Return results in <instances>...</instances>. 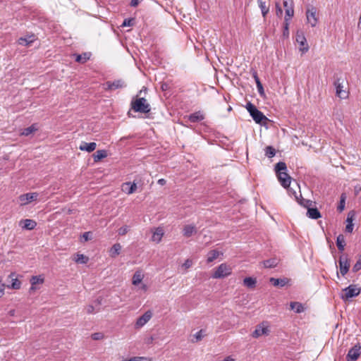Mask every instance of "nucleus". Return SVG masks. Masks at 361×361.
I'll return each mask as SVG.
<instances>
[{
  "mask_svg": "<svg viewBox=\"0 0 361 361\" xmlns=\"http://www.w3.org/2000/svg\"><path fill=\"white\" fill-rule=\"evenodd\" d=\"M269 281L273 284V286H280V287L285 286L289 282V279H288L286 278H283V279L270 278Z\"/></svg>",
  "mask_w": 361,
  "mask_h": 361,
  "instance_id": "26",
  "label": "nucleus"
},
{
  "mask_svg": "<svg viewBox=\"0 0 361 361\" xmlns=\"http://www.w3.org/2000/svg\"><path fill=\"white\" fill-rule=\"evenodd\" d=\"M276 14L277 16L281 17L283 14V10L280 6V4L279 2L276 3Z\"/></svg>",
  "mask_w": 361,
  "mask_h": 361,
  "instance_id": "47",
  "label": "nucleus"
},
{
  "mask_svg": "<svg viewBox=\"0 0 361 361\" xmlns=\"http://www.w3.org/2000/svg\"><path fill=\"white\" fill-rule=\"evenodd\" d=\"M137 189V185L135 183H131L130 182H127L123 184L122 190L126 193L130 195L133 194L135 192Z\"/></svg>",
  "mask_w": 361,
  "mask_h": 361,
  "instance_id": "23",
  "label": "nucleus"
},
{
  "mask_svg": "<svg viewBox=\"0 0 361 361\" xmlns=\"http://www.w3.org/2000/svg\"><path fill=\"white\" fill-rule=\"evenodd\" d=\"M204 334H203V330L201 329L199 331H197L195 335H194V337L195 338V342H197V341H200L202 339V338L204 337Z\"/></svg>",
  "mask_w": 361,
  "mask_h": 361,
  "instance_id": "45",
  "label": "nucleus"
},
{
  "mask_svg": "<svg viewBox=\"0 0 361 361\" xmlns=\"http://www.w3.org/2000/svg\"><path fill=\"white\" fill-rule=\"evenodd\" d=\"M223 361H235V360L231 357L228 356L226 357Z\"/></svg>",
  "mask_w": 361,
  "mask_h": 361,
  "instance_id": "61",
  "label": "nucleus"
},
{
  "mask_svg": "<svg viewBox=\"0 0 361 361\" xmlns=\"http://www.w3.org/2000/svg\"><path fill=\"white\" fill-rule=\"evenodd\" d=\"M257 88L259 94L260 95H263L264 92V88H263V86H262V84L261 83V82H257Z\"/></svg>",
  "mask_w": 361,
  "mask_h": 361,
  "instance_id": "50",
  "label": "nucleus"
},
{
  "mask_svg": "<svg viewBox=\"0 0 361 361\" xmlns=\"http://www.w3.org/2000/svg\"><path fill=\"white\" fill-rule=\"evenodd\" d=\"M123 361H147V358L144 357H134L129 360H123Z\"/></svg>",
  "mask_w": 361,
  "mask_h": 361,
  "instance_id": "49",
  "label": "nucleus"
},
{
  "mask_svg": "<svg viewBox=\"0 0 361 361\" xmlns=\"http://www.w3.org/2000/svg\"><path fill=\"white\" fill-rule=\"evenodd\" d=\"M128 231H129L128 226H122L118 231V235H124L128 232Z\"/></svg>",
  "mask_w": 361,
  "mask_h": 361,
  "instance_id": "46",
  "label": "nucleus"
},
{
  "mask_svg": "<svg viewBox=\"0 0 361 361\" xmlns=\"http://www.w3.org/2000/svg\"><path fill=\"white\" fill-rule=\"evenodd\" d=\"M343 293L341 298L344 301H348L350 298L357 296L360 293V288L355 285H350L342 290Z\"/></svg>",
  "mask_w": 361,
  "mask_h": 361,
  "instance_id": "4",
  "label": "nucleus"
},
{
  "mask_svg": "<svg viewBox=\"0 0 361 361\" xmlns=\"http://www.w3.org/2000/svg\"><path fill=\"white\" fill-rule=\"evenodd\" d=\"M97 303H98V305H100V303H101L100 300H97Z\"/></svg>",
  "mask_w": 361,
  "mask_h": 361,
  "instance_id": "64",
  "label": "nucleus"
},
{
  "mask_svg": "<svg viewBox=\"0 0 361 361\" xmlns=\"http://www.w3.org/2000/svg\"><path fill=\"white\" fill-rule=\"evenodd\" d=\"M39 130V125L33 123L30 127L24 128V136H28Z\"/></svg>",
  "mask_w": 361,
  "mask_h": 361,
  "instance_id": "34",
  "label": "nucleus"
},
{
  "mask_svg": "<svg viewBox=\"0 0 361 361\" xmlns=\"http://www.w3.org/2000/svg\"><path fill=\"white\" fill-rule=\"evenodd\" d=\"M89 53H83L82 54H78L75 57V61L80 63H85L90 59Z\"/></svg>",
  "mask_w": 361,
  "mask_h": 361,
  "instance_id": "40",
  "label": "nucleus"
},
{
  "mask_svg": "<svg viewBox=\"0 0 361 361\" xmlns=\"http://www.w3.org/2000/svg\"><path fill=\"white\" fill-rule=\"evenodd\" d=\"M285 188L287 190V192L289 194V195H290V196L293 195L295 197V199L296 200V201L300 205H302L305 207H307L309 205L312 204V202L310 200L303 199L301 194H300V195L298 196L295 190H294L292 188H290V185Z\"/></svg>",
  "mask_w": 361,
  "mask_h": 361,
  "instance_id": "10",
  "label": "nucleus"
},
{
  "mask_svg": "<svg viewBox=\"0 0 361 361\" xmlns=\"http://www.w3.org/2000/svg\"><path fill=\"white\" fill-rule=\"evenodd\" d=\"M254 78H255V80L256 84L257 85V82H260V80H259V78H258V76H257V73H254Z\"/></svg>",
  "mask_w": 361,
  "mask_h": 361,
  "instance_id": "59",
  "label": "nucleus"
},
{
  "mask_svg": "<svg viewBox=\"0 0 361 361\" xmlns=\"http://www.w3.org/2000/svg\"><path fill=\"white\" fill-rule=\"evenodd\" d=\"M21 41H23V37H20V38L18 39V42H19V43H20V44H21V43H22V42H21Z\"/></svg>",
  "mask_w": 361,
  "mask_h": 361,
  "instance_id": "62",
  "label": "nucleus"
},
{
  "mask_svg": "<svg viewBox=\"0 0 361 361\" xmlns=\"http://www.w3.org/2000/svg\"><path fill=\"white\" fill-rule=\"evenodd\" d=\"M4 285L0 283V297L4 295Z\"/></svg>",
  "mask_w": 361,
  "mask_h": 361,
  "instance_id": "60",
  "label": "nucleus"
},
{
  "mask_svg": "<svg viewBox=\"0 0 361 361\" xmlns=\"http://www.w3.org/2000/svg\"><path fill=\"white\" fill-rule=\"evenodd\" d=\"M361 269V259H359L353 267V271L357 272Z\"/></svg>",
  "mask_w": 361,
  "mask_h": 361,
  "instance_id": "48",
  "label": "nucleus"
},
{
  "mask_svg": "<svg viewBox=\"0 0 361 361\" xmlns=\"http://www.w3.org/2000/svg\"><path fill=\"white\" fill-rule=\"evenodd\" d=\"M121 246L119 243L114 244L110 250V256L111 257H116L120 254Z\"/></svg>",
  "mask_w": 361,
  "mask_h": 361,
  "instance_id": "36",
  "label": "nucleus"
},
{
  "mask_svg": "<svg viewBox=\"0 0 361 361\" xmlns=\"http://www.w3.org/2000/svg\"><path fill=\"white\" fill-rule=\"evenodd\" d=\"M291 18H284V25H283V36L288 37L289 35L288 27H289V21Z\"/></svg>",
  "mask_w": 361,
  "mask_h": 361,
  "instance_id": "43",
  "label": "nucleus"
},
{
  "mask_svg": "<svg viewBox=\"0 0 361 361\" xmlns=\"http://www.w3.org/2000/svg\"><path fill=\"white\" fill-rule=\"evenodd\" d=\"M287 169L286 164L283 161H279L275 165V172L279 181L283 188L290 185L291 177L286 172Z\"/></svg>",
  "mask_w": 361,
  "mask_h": 361,
  "instance_id": "1",
  "label": "nucleus"
},
{
  "mask_svg": "<svg viewBox=\"0 0 361 361\" xmlns=\"http://www.w3.org/2000/svg\"><path fill=\"white\" fill-rule=\"evenodd\" d=\"M309 205L307 208V216L312 219H318L321 217V214L317 208H310Z\"/></svg>",
  "mask_w": 361,
  "mask_h": 361,
  "instance_id": "27",
  "label": "nucleus"
},
{
  "mask_svg": "<svg viewBox=\"0 0 361 361\" xmlns=\"http://www.w3.org/2000/svg\"><path fill=\"white\" fill-rule=\"evenodd\" d=\"M39 197L37 192H29L24 194V205L36 201Z\"/></svg>",
  "mask_w": 361,
  "mask_h": 361,
  "instance_id": "25",
  "label": "nucleus"
},
{
  "mask_svg": "<svg viewBox=\"0 0 361 361\" xmlns=\"http://www.w3.org/2000/svg\"><path fill=\"white\" fill-rule=\"evenodd\" d=\"M140 1V0H131L130 5L132 7H136L139 4Z\"/></svg>",
  "mask_w": 361,
  "mask_h": 361,
  "instance_id": "55",
  "label": "nucleus"
},
{
  "mask_svg": "<svg viewBox=\"0 0 361 361\" xmlns=\"http://www.w3.org/2000/svg\"><path fill=\"white\" fill-rule=\"evenodd\" d=\"M354 191L355 195H358L359 192L361 191V186L359 185H355L354 188Z\"/></svg>",
  "mask_w": 361,
  "mask_h": 361,
  "instance_id": "57",
  "label": "nucleus"
},
{
  "mask_svg": "<svg viewBox=\"0 0 361 361\" xmlns=\"http://www.w3.org/2000/svg\"><path fill=\"white\" fill-rule=\"evenodd\" d=\"M164 234V229L161 227L156 228L153 232L152 240L157 243H159L161 240Z\"/></svg>",
  "mask_w": 361,
  "mask_h": 361,
  "instance_id": "21",
  "label": "nucleus"
},
{
  "mask_svg": "<svg viewBox=\"0 0 361 361\" xmlns=\"http://www.w3.org/2000/svg\"><path fill=\"white\" fill-rule=\"evenodd\" d=\"M290 307V309L296 313H301L305 310L303 305L299 302H291Z\"/></svg>",
  "mask_w": 361,
  "mask_h": 361,
  "instance_id": "30",
  "label": "nucleus"
},
{
  "mask_svg": "<svg viewBox=\"0 0 361 361\" xmlns=\"http://www.w3.org/2000/svg\"><path fill=\"white\" fill-rule=\"evenodd\" d=\"M152 314L150 311H147L144 314L140 317L135 323L136 328H140L147 324L152 318Z\"/></svg>",
  "mask_w": 361,
  "mask_h": 361,
  "instance_id": "17",
  "label": "nucleus"
},
{
  "mask_svg": "<svg viewBox=\"0 0 361 361\" xmlns=\"http://www.w3.org/2000/svg\"><path fill=\"white\" fill-rule=\"evenodd\" d=\"M219 252L216 250H212L209 251L207 254V262L208 263L212 262L214 260H215L219 256Z\"/></svg>",
  "mask_w": 361,
  "mask_h": 361,
  "instance_id": "38",
  "label": "nucleus"
},
{
  "mask_svg": "<svg viewBox=\"0 0 361 361\" xmlns=\"http://www.w3.org/2000/svg\"><path fill=\"white\" fill-rule=\"evenodd\" d=\"M131 109L135 112L143 114L149 113L151 110L150 105L147 102V100L143 98H137L131 102Z\"/></svg>",
  "mask_w": 361,
  "mask_h": 361,
  "instance_id": "3",
  "label": "nucleus"
},
{
  "mask_svg": "<svg viewBox=\"0 0 361 361\" xmlns=\"http://www.w3.org/2000/svg\"><path fill=\"white\" fill-rule=\"evenodd\" d=\"M39 46L40 42L35 35H24V47H32L33 49H37Z\"/></svg>",
  "mask_w": 361,
  "mask_h": 361,
  "instance_id": "8",
  "label": "nucleus"
},
{
  "mask_svg": "<svg viewBox=\"0 0 361 361\" xmlns=\"http://www.w3.org/2000/svg\"><path fill=\"white\" fill-rule=\"evenodd\" d=\"M144 275L142 273L141 271H136L135 274H133V279H132V283L134 286H137L140 283H141L142 281L143 280Z\"/></svg>",
  "mask_w": 361,
  "mask_h": 361,
  "instance_id": "28",
  "label": "nucleus"
},
{
  "mask_svg": "<svg viewBox=\"0 0 361 361\" xmlns=\"http://www.w3.org/2000/svg\"><path fill=\"white\" fill-rule=\"evenodd\" d=\"M296 42L300 45V51L305 53L308 51L309 47L306 38L302 31H298L296 34Z\"/></svg>",
  "mask_w": 361,
  "mask_h": 361,
  "instance_id": "12",
  "label": "nucleus"
},
{
  "mask_svg": "<svg viewBox=\"0 0 361 361\" xmlns=\"http://www.w3.org/2000/svg\"><path fill=\"white\" fill-rule=\"evenodd\" d=\"M257 280L252 277H246L243 280V284L245 286L249 288H254L256 286Z\"/></svg>",
  "mask_w": 361,
  "mask_h": 361,
  "instance_id": "32",
  "label": "nucleus"
},
{
  "mask_svg": "<svg viewBox=\"0 0 361 361\" xmlns=\"http://www.w3.org/2000/svg\"><path fill=\"white\" fill-rule=\"evenodd\" d=\"M75 261L78 264H86L88 261V257L82 254H77L75 257Z\"/></svg>",
  "mask_w": 361,
  "mask_h": 361,
  "instance_id": "41",
  "label": "nucleus"
},
{
  "mask_svg": "<svg viewBox=\"0 0 361 361\" xmlns=\"http://www.w3.org/2000/svg\"><path fill=\"white\" fill-rule=\"evenodd\" d=\"M355 217V212L353 210H351L348 212L347 216V225L345 226V231L348 233H352L353 230V221Z\"/></svg>",
  "mask_w": 361,
  "mask_h": 361,
  "instance_id": "19",
  "label": "nucleus"
},
{
  "mask_svg": "<svg viewBox=\"0 0 361 361\" xmlns=\"http://www.w3.org/2000/svg\"><path fill=\"white\" fill-rule=\"evenodd\" d=\"M205 118L204 114L201 111H195L190 115H187L184 117V119L191 122V123H197L203 121Z\"/></svg>",
  "mask_w": 361,
  "mask_h": 361,
  "instance_id": "13",
  "label": "nucleus"
},
{
  "mask_svg": "<svg viewBox=\"0 0 361 361\" xmlns=\"http://www.w3.org/2000/svg\"><path fill=\"white\" fill-rule=\"evenodd\" d=\"M134 18H126L123 20L122 23L123 27H127V26H133L134 25Z\"/></svg>",
  "mask_w": 361,
  "mask_h": 361,
  "instance_id": "44",
  "label": "nucleus"
},
{
  "mask_svg": "<svg viewBox=\"0 0 361 361\" xmlns=\"http://www.w3.org/2000/svg\"><path fill=\"white\" fill-rule=\"evenodd\" d=\"M338 262H339L340 272L342 276H345L349 270L350 262H349L347 257H345L343 255L340 257Z\"/></svg>",
  "mask_w": 361,
  "mask_h": 361,
  "instance_id": "15",
  "label": "nucleus"
},
{
  "mask_svg": "<svg viewBox=\"0 0 361 361\" xmlns=\"http://www.w3.org/2000/svg\"><path fill=\"white\" fill-rule=\"evenodd\" d=\"M105 91H114L118 89H123L126 87V83L122 79L115 80L114 81H106L104 85Z\"/></svg>",
  "mask_w": 361,
  "mask_h": 361,
  "instance_id": "6",
  "label": "nucleus"
},
{
  "mask_svg": "<svg viewBox=\"0 0 361 361\" xmlns=\"http://www.w3.org/2000/svg\"><path fill=\"white\" fill-rule=\"evenodd\" d=\"M37 226V222L32 219H24V229L32 230Z\"/></svg>",
  "mask_w": 361,
  "mask_h": 361,
  "instance_id": "37",
  "label": "nucleus"
},
{
  "mask_svg": "<svg viewBox=\"0 0 361 361\" xmlns=\"http://www.w3.org/2000/svg\"><path fill=\"white\" fill-rule=\"evenodd\" d=\"M361 354V345L360 344L354 345L350 348L346 355L347 361H356Z\"/></svg>",
  "mask_w": 361,
  "mask_h": 361,
  "instance_id": "11",
  "label": "nucleus"
},
{
  "mask_svg": "<svg viewBox=\"0 0 361 361\" xmlns=\"http://www.w3.org/2000/svg\"><path fill=\"white\" fill-rule=\"evenodd\" d=\"M137 290H140L141 292L145 293L147 290V286L146 284H141L140 287H138Z\"/></svg>",
  "mask_w": 361,
  "mask_h": 361,
  "instance_id": "53",
  "label": "nucleus"
},
{
  "mask_svg": "<svg viewBox=\"0 0 361 361\" xmlns=\"http://www.w3.org/2000/svg\"><path fill=\"white\" fill-rule=\"evenodd\" d=\"M269 330L267 326H264L263 324L257 326L255 330L252 332V336L253 338H259L262 335H268Z\"/></svg>",
  "mask_w": 361,
  "mask_h": 361,
  "instance_id": "18",
  "label": "nucleus"
},
{
  "mask_svg": "<svg viewBox=\"0 0 361 361\" xmlns=\"http://www.w3.org/2000/svg\"><path fill=\"white\" fill-rule=\"evenodd\" d=\"M257 3L263 17L265 18L269 11V6H267L266 1L264 0H257Z\"/></svg>",
  "mask_w": 361,
  "mask_h": 361,
  "instance_id": "31",
  "label": "nucleus"
},
{
  "mask_svg": "<svg viewBox=\"0 0 361 361\" xmlns=\"http://www.w3.org/2000/svg\"><path fill=\"white\" fill-rule=\"evenodd\" d=\"M246 109L256 123L262 124L263 121L266 122L268 121L267 116L251 102H248L246 104Z\"/></svg>",
  "mask_w": 361,
  "mask_h": 361,
  "instance_id": "2",
  "label": "nucleus"
},
{
  "mask_svg": "<svg viewBox=\"0 0 361 361\" xmlns=\"http://www.w3.org/2000/svg\"><path fill=\"white\" fill-rule=\"evenodd\" d=\"M279 260L276 258L269 259L263 262L265 268H274L277 266Z\"/></svg>",
  "mask_w": 361,
  "mask_h": 361,
  "instance_id": "35",
  "label": "nucleus"
},
{
  "mask_svg": "<svg viewBox=\"0 0 361 361\" xmlns=\"http://www.w3.org/2000/svg\"><path fill=\"white\" fill-rule=\"evenodd\" d=\"M21 281L18 279L15 273H11L8 277L7 286L13 289H19L20 288Z\"/></svg>",
  "mask_w": 361,
  "mask_h": 361,
  "instance_id": "16",
  "label": "nucleus"
},
{
  "mask_svg": "<svg viewBox=\"0 0 361 361\" xmlns=\"http://www.w3.org/2000/svg\"><path fill=\"white\" fill-rule=\"evenodd\" d=\"M31 287L30 288V291L35 290L39 288L38 285H41L44 283V278L42 276H34L30 280Z\"/></svg>",
  "mask_w": 361,
  "mask_h": 361,
  "instance_id": "20",
  "label": "nucleus"
},
{
  "mask_svg": "<svg viewBox=\"0 0 361 361\" xmlns=\"http://www.w3.org/2000/svg\"><path fill=\"white\" fill-rule=\"evenodd\" d=\"M85 310L87 314H94L95 312L94 306L91 305L87 306Z\"/></svg>",
  "mask_w": 361,
  "mask_h": 361,
  "instance_id": "51",
  "label": "nucleus"
},
{
  "mask_svg": "<svg viewBox=\"0 0 361 361\" xmlns=\"http://www.w3.org/2000/svg\"><path fill=\"white\" fill-rule=\"evenodd\" d=\"M108 156L107 151L105 149L97 150L93 154L94 162H98L101 159L106 158Z\"/></svg>",
  "mask_w": 361,
  "mask_h": 361,
  "instance_id": "29",
  "label": "nucleus"
},
{
  "mask_svg": "<svg viewBox=\"0 0 361 361\" xmlns=\"http://www.w3.org/2000/svg\"><path fill=\"white\" fill-rule=\"evenodd\" d=\"M343 79L337 78L334 83L336 88V95L340 99H346L348 97V92L343 89Z\"/></svg>",
  "mask_w": 361,
  "mask_h": 361,
  "instance_id": "7",
  "label": "nucleus"
},
{
  "mask_svg": "<svg viewBox=\"0 0 361 361\" xmlns=\"http://www.w3.org/2000/svg\"><path fill=\"white\" fill-rule=\"evenodd\" d=\"M157 183H158L159 185H165V184H166V180H165V179H164V178H161V179H159V180H158Z\"/></svg>",
  "mask_w": 361,
  "mask_h": 361,
  "instance_id": "58",
  "label": "nucleus"
},
{
  "mask_svg": "<svg viewBox=\"0 0 361 361\" xmlns=\"http://www.w3.org/2000/svg\"><path fill=\"white\" fill-rule=\"evenodd\" d=\"M101 336H101V334L99 333L93 334L92 335V338L94 340H99V339H100Z\"/></svg>",
  "mask_w": 361,
  "mask_h": 361,
  "instance_id": "56",
  "label": "nucleus"
},
{
  "mask_svg": "<svg viewBox=\"0 0 361 361\" xmlns=\"http://www.w3.org/2000/svg\"><path fill=\"white\" fill-rule=\"evenodd\" d=\"M91 233L90 232H85L82 234V238H84L85 241H87L90 239Z\"/></svg>",
  "mask_w": 361,
  "mask_h": 361,
  "instance_id": "54",
  "label": "nucleus"
},
{
  "mask_svg": "<svg viewBox=\"0 0 361 361\" xmlns=\"http://www.w3.org/2000/svg\"><path fill=\"white\" fill-rule=\"evenodd\" d=\"M264 151L265 155L269 158H271L274 157L276 154V149L271 146L266 147Z\"/></svg>",
  "mask_w": 361,
  "mask_h": 361,
  "instance_id": "42",
  "label": "nucleus"
},
{
  "mask_svg": "<svg viewBox=\"0 0 361 361\" xmlns=\"http://www.w3.org/2000/svg\"><path fill=\"white\" fill-rule=\"evenodd\" d=\"M192 264V260L188 259L185 260L184 264H183V267H184L185 269L190 268Z\"/></svg>",
  "mask_w": 361,
  "mask_h": 361,
  "instance_id": "52",
  "label": "nucleus"
},
{
  "mask_svg": "<svg viewBox=\"0 0 361 361\" xmlns=\"http://www.w3.org/2000/svg\"><path fill=\"white\" fill-rule=\"evenodd\" d=\"M197 232V228L194 225H185L183 229V235L189 238Z\"/></svg>",
  "mask_w": 361,
  "mask_h": 361,
  "instance_id": "24",
  "label": "nucleus"
},
{
  "mask_svg": "<svg viewBox=\"0 0 361 361\" xmlns=\"http://www.w3.org/2000/svg\"><path fill=\"white\" fill-rule=\"evenodd\" d=\"M345 200H346V195L345 193H342L340 197V202L338 203V205L337 207V210L339 212H342L345 206Z\"/></svg>",
  "mask_w": 361,
  "mask_h": 361,
  "instance_id": "39",
  "label": "nucleus"
},
{
  "mask_svg": "<svg viewBox=\"0 0 361 361\" xmlns=\"http://www.w3.org/2000/svg\"><path fill=\"white\" fill-rule=\"evenodd\" d=\"M283 5L285 8V18H292L294 16L293 0H283Z\"/></svg>",
  "mask_w": 361,
  "mask_h": 361,
  "instance_id": "14",
  "label": "nucleus"
},
{
  "mask_svg": "<svg viewBox=\"0 0 361 361\" xmlns=\"http://www.w3.org/2000/svg\"><path fill=\"white\" fill-rule=\"evenodd\" d=\"M317 8L314 6L309 7L306 11V17L307 23L311 25L312 27H315L318 22V18L316 16Z\"/></svg>",
  "mask_w": 361,
  "mask_h": 361,
  "instance_id": "9",
  "label": "nucleus"
},
{
  "mask_svg": "<svg viewBox=\"0 0 361 361\" xmlns=\"http://www.w3.org/2000/svg\"><path fill=\"white\" fill-rule=\"evenodd\" d=\"M97 147V144L95 142H82L80 145L79 146V149L81 151H86L87 152H93Z\"/></svg>",
  "mask_w": 361,
  "mask_h": 361,
  "instance_id": "22",
  "label": "nucleus"
},
{
  "mask_svg": "<svg viewBox=\"0 0 361 361\" xmlns=\"http://www.w3.org/2000/svg\"><path fill=\"white\" fill-rule=\"evenodd\" d=\"M22 224H23V220H20V221H19V225H21Z\"/></svg>",
  "mask_w": 361,
  "mask_h": 361,
  "instance_id": "63",
  "label": "nucleus"
},
{
  "mask_svg": "<svg viewBox=\"0 0 361 361\" xmlns=\"http://www.w3.org/2000/svg\"><path fill=\"white\" fill-rule=\"evenodd\" d=\"M231 267L229 265L223 263L216 268L212 276L213 279H222L231 275Z\"/></svg>",
  "mask_w": 361,
  "mask_h": 361,
  "instance_id": "5",
  "label": "nucleus"
},
{
  "mask_svg": "<svg viewBox=\"0 0 361 361\" xmlns=\"http://www.w3.org/2000/svg\"><path fill=\"white\" fill-rule=\"evenodd\" d=\"M336 245H337L338 249L341 252L344 250V247H345V238H344L343 235L340 234V235H338L337 236V238H336Z\"/></svg>",
  "mask_w": 361,
  "mask_h": 361,
  "instance_id": "33",
  "label": "nucleus"
}]
</instances>
